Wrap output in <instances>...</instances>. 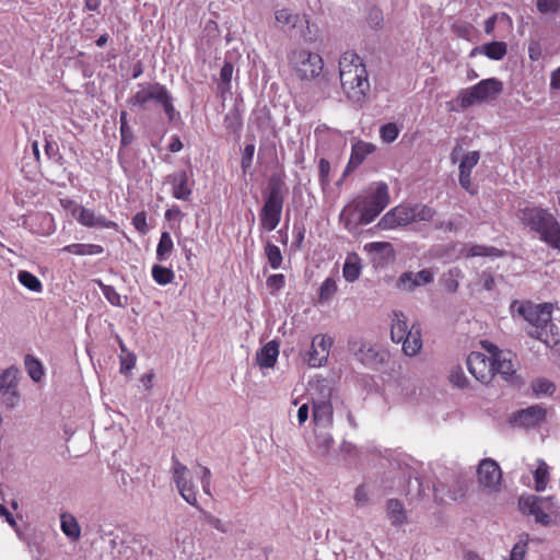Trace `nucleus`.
I'll return each instance as SVG.
<instances>
[{"mask_svg":"<svg viewBox=\"0 0 560 560\" xmlns=\"http://www.w3.org/2000/svg\"><path fill=\"white\" fill-rule=\"evenodd\" d=\"M60 527L62 533L72 540H78L81 536V528L77 518L69 513L60 516Z\"/></svg>","mask_w":560,"mask_h":560,"instance_id":"obj_34","label":"nucleus"},{"mask_svg":"<svg viewBox=\"0 0 560 560\" xmlns=\"http://www.w3.org/2000/svg\"><path fill=\"white\" fill-rule=\"evenodd\" d=\"M173 480L182 498L190 505H197V487L190 469L175 456L172 457Z\"/></svg>","mask_w":560,"mask_h":560,"instance_id":"obj_10","label":"nucleus"},{"mask_svg":"<svg viewBox=\"0 0 560 560\" xmlns=\"http://www.w3.org/2000/svg\"><path fill=\"white\" fill-rule=\"evenodd\" d=\"M530 471L535 480V490L538 492L545 491L550 480V469L547 463L542 459H537L535 467Z\"/></svg>","mask_w":560,"mask_h":560,"instance_id":"obj_29","label":"nucleus"},{"mask_svg":"<svg viewBox=\"0 0 560 560\" xmlns=\"http://www.w3.org/2000/svg\"><path fill=\"white\" fill-rule=\"evenodd\" d=\"M375 149L376 147L371 142L358 141L353 143L348 166H359Z\"/></svg>","mask_w":560,"mask_h":560,"instance_id":"obj_28","label":"nucleus"},{"mask_svg":"<svg viewBox=\"0 0 560 560\" xmlns=\"http://www.w3.org/2000/svg\"><path fill=\"white\" fill-rule=\"evenodd\" d=\"M386 514L393 526H402L407 523V514L404 505L396 499H390L387 501Z\"/></svg>","mask_w":560,"mask_h":560,"instance_id":"obj_32","label":"nucleus"},{"mask_svg":"<svg viewBox=\"0 0 560 560\" xmlns=\"http://www.w3.org/2000/svg\"><path fill=\"white\" fill-rule=\"evenodd\" d=\"M332 413L329 394L320 399L313 398V422L315 428L329 429L332 424Z\"/></svg>","mask_w":560,"mask_h":560,"instance_id":"obj_19","label":"nucleus"},{"mask_svg":"<svg viewBox=\"0 0 560 560\" xmlns=\"http://www.w3.org/2000/svg\"><path fill=\"white\" fill-rule=\"evenodd\" d=\"M341 88L349 101L362 103L370 90L368 72L362 59L352 51H346L339 59Z\"/></svg>","mask_w":560,"mask_h":560,"instance_id":"obj_2","label":"nucleus"},{"mask_svg":"<svg viewBox=\"0 0 560 560\" xmlns=\"http://www.w3.org/2000/svg\"><path fill=\"white\" fill-rule=\"evenodd\" d=\"M24 363L30 377L34 382L40 381L44 375L40 362L37 359L33 358L32 355H26Z\"/></svg>","mask_w":560,"mask_h":560,"instance_id":"obj_43","label":"nucleus"},{"mask_svg":"<svg viewBox=\"0 0 560 560\" xmlns=\"http://www.w3.org/2000/svg\"><path fill=\"white\" fill-rule=\"evenodd\" d=\"M510 311L513 317L520 316L527 322L526 332L532 338L550 348L560 342L558 332L555 331L557 327L551 322L552 306L550 304L513 301Z\"/></svg>","mask_w":560,"mask_h":560,"instance_id":"obj_1","label":"nucleus"},{"mask_svg":"<svg viewBox=\"0 0 560 560\" xmlns=\"http://www.w3.org/2000/svg\"><path fill=\"white\" fill-rule=\"evenodd\" d=\"M19 376L20 370L16 366H9L0 373V401L9 409L18 407L21 402Z\"/></svg>","mask_w":560,"mask_h":560,"instance_id":"obj_11","label":"nucleus"},{"mask_svg":"<svg viewBox=\"0 0 560 560\" xmlns=\"http://www.w3.org/2000/svg\"><path fill=\"white\" fill-rule=\"evenodd\" d=\"M174 248L172 236L168 232H162L158 247H156V259L159 261H165L171 255Z\"/></svg>","mask_w":560,"mask_h":560,"instance_id":"obj_37","label":"nucleus"},{"mask_svg":"<svg viewBox=\"0 0 560 560\" xmlns=\"http://www.w3.org/2000/svg\"><path fill=\"white\" fill-rule=\"evenodd\" d=\"M132 224L136 228V230L141 234H147L149 231L147 215L144 212L137 213L132 219Z\"/></svg>","mask_w":560,"mask_h":560,"instance_id":"obj_58","label":"nucleus"},{"mask_svg":"<svg viewBox=\"0 0 560 560\" xmlns=\"http://www.w3.org/2000/svg\"><path fill=\"white\" fill-rule=\"evenodd\" d=\"M542 503H538L537 509L532 511L530 515L534 516L535 521L542 525H549L550 516L546 513L541 506Z\"/></svg>","mask_w":560,"mask_h":560,"instance_id":"obj_59","label":"nucleus"},{"mask_svg":"<svg viewBox=\"0 0 560 560\" xmlns=\"http://www.w3.org/2000/svg\"><path fill=\"white\" fill-rule=\"evenodd\" d=\"M133 540H122L114 537L109 545L112 548L110 556L113 560H138V550Z\"/></svg>","mask_w":560,"mask_h":560,"instance_id":"obj_22","label":"nucleus"},{"mask_svg":"<svg viewBox=\"0 0 560 560\" xmlns=\"http://www.w3.org/2000/svg\"><path fill=\"white\" fill-rule=\"evenodd\" d=\"M62 252L78 255V256H94L100 255L104 252L103 246L97 244H70L65 246Z\"/></svg>","mask_w":560,"mask_h":560,"instance_id":"obj_35","label":"nucleus"},{"mask_svg":"<svg viewBox=\"0 0 560 560\" xmlns=\"http://www.w3.org/2000/svg\"><path fill=\"white\" fill-rule=\"evenodd\" d=\"M503 90V84L495 78L481 80L471 88L462 89L456 96L460 109H466L476 103L494 100Z\"/></svg>","mask_w":560,"mask_h":560,"instance_id":"obj_5","label":"nucleus"},{"mask_svg":"<svg viewBox=\"0 0 560 560\" xmlns=\"http://www.w3.org/2000/svg\"><path fill=\"white\" fill-rule=\"evenodd\" d=\"M518 218L524 225L538 233L541 241L553 248H560V224L547 209L525 207Z\"/></svg>","mask_w":560,"mask_h":560,"instance_id":"obj_3","label":"nucleus"},{"mask_svg":"<svg viewBox=\"0 0 560 560\" xmlns=\"http://www.w3.org/2000/svg\"><path fill=\"white\" fill-rule=\"evenodd\" d=\"M282 207V190L278 184H272L269 187L264 207L259 214L261 229L271 232L278 226L281 220Z\"/></svg>","mask_w":560,"mask_h":560,"instance_id":"obj_8","label":"nucleus"},{"mask_svg":"<svg viewBox=\"0 0 560 560\" xmlns=\"http://www.w3.org/2000/svg\"><path fill=\"white\" fill-rule=\"evenodd\" d=\"M20 283L33 292H40L43 289L42 282L33 273L22 270L18 275Z\"/></svg>","mask_w":560,"mask_h":560,"instance_id":"obj_42","label":"nucleus"},{"mask_svg":"<svg viewBox=\"0 0 560 560\" xmlns=\"http://www.w3.org/2000/svg\"><path fill=\"white\" fill-rule=\"evenodd\" d=\"M334 439L328 429L315 428L314 436L308 441L311 451L317 455H326L332 447Z\"/></svg>","mask_w":560,"mask_h":560,"instance_id":"obj_23","label":"nucleus"},{"mask_svg":"<svg viewBox=\"0 0 560 560\" xmlns=\"http://www.w3.org/2000/svg\"><path fill=\"white\" fill-rule=\"evenodd\" d=\"M542 502L544 501L541 499H538L535 495H522L518 500V506L523 513L530 515L532 511L537 509L538 503Z\"/></svg>","mask_w":560,"mask_h":560,"instance_id":"obj_49","label":"nucleus"},{"mask_svg":"<svg viewBox=\"0 0 560 560\" xmlns=\"http://www.w3.org/2000/svg\"><path fill=\"white\" fill-rule=\"evenodd\" d=\"M479 161V153L477 151H471L467 153L459 164V173H471L472 168L477 165Z\"/></svg>","mask_w":560,"mask_h":560,"instance_id":"obj_51","label":"nucleus"},{"mask_svg":"<svg viewBox=\"0 0 560 560\" xmlns=\"http://www.w3.org/2000/svg\"><path fill=\"white\" fill-rule=\"evenodd\" d=\"M527 552V541L524 539H520L513 547L510 560H524L525 555Z\"/></svg>","mask_w":560,"mask_h":560,"instance_id":"obj_55","label":"nucleus"},{"mask_svg":"<svg viewBox=\"0 0 560 560\" xmlns=\"http://www.w3.org/2000/svg\"><path fill=\"white\" fill-rule=\"evenodd\" d=\"M476 52L482 54L492 60H501L508 52V46L504 42H491L475 48L471 56H475Z\"/></svg>","mask_w":560,"mask_h":560,"instance_id":"obj_31","label":"nucleus"},{"mask_svg":"<svg viewBox=\"0 0 560 560\" xmlns=\"http://www.w3.org/2000/svg\"><path fill=\"white\" fill-rule=\"evenodd\" d=\"M284 276L282 273L271 275L267 278V288L272 292L279 291L284 285Z\"/></svg>","mask_w":560,"mask_h":560,"instance_id":"obj_57","label":"nucleus"},{"mask_svg":"<svg viewBox=\"0 0 560 560\" xmlns=\"http://www.w3.org/2000/svg\"><path fill=\"white\" fill-rule=\"evenodd\" d=\"M98 287L106 298V300L114 306L122 307L126 305L127 296H121L114 287L104 284L101 280L97 281Z\"/></svg>","mask_w":560,"mask_h":560,"instance_id":"obj_39","label":"nucleus"},{"mask_svg":"<svg viewBox=\"0 0 560 560\" xmlns=\"http://www.w3.org/2000/svg\"><path fill=\"white\" fill-rule=\"evenodd\" d=\"M402 351L408 357L417 355L422 349V337L419 325L411 324L410 331L402 337Z\"/></svg>","mask_w":560,"mask_h":560,"instance_id":"obj_24","label":"nucleus"},{"mask_svg":"<svg viewBox=\"0 0 560 560\" xmlns=\"http://www.w3.org/2000/svg\"><path fill=\"white\" fill-rule=\"evenodd\" d=\"M363 206L358 198L342 209L339 218L346 230L349 232H355L360 225H364L361 220Z\"/></svg>","mask_w":560,"mask_h":560,"instance_id":"obj_20","label":"nucleus"},{"mask_svg":"<svg viewBox=\"0 0 560 560\" xmlns=\"http://www.w3.org/2000/svg\"><path fill=\"white\" fill-rule=\"evenodd\" d=\"M545 418L546 410L542 407L535 405L518 411L514 416V422L520 427L533 428L544 422Z\"/></svg>","mask_w":560,"mask_h":560,"instance_id":"obj_21","label":"nucleus"},{"mask_svg":"<svg viewBox=\"0 0 560 560\" xmlns=\"http://www.w3.org/2000/svg\"><path fill=\"white\" fill-rule=\"evenodd\" d=\"M255 153V144L248 143L245 145L243 155H242V168L245 172L248 167H250Z\"/></svg>","mask_w":560,"mask_h":560,"instance_id":"obj_56","label":"nucleus"},{"mask_svg":"<svg viewBox=\"0 0 560 560\" xmlns=\"http://www.w3.org/2000/svg\"><path fill=\"white\" fill-rule=\"evenodd\" d=\"M275 20L283 30H293L301 25L304 18L291 9L282 8L275 11Z\"/></svg>","mask_w":560,"mask_h":560,"instance_id":"obj_26","label":"nucleus"},{"mask_svg":"<svg viewBox=\"0 0 560 560\" xmlns=\"http://www.w3.org/2000/svg\"><path fill=\"white\" fill-rule=\"evenodd\" d=\"M194 474L196 477H198L200 479L205 494H207L208 497H211L212 495V493H211V478H212L211 470L206 466L197 464L194 467Z\"/></svg>","mask_w":560,"mask_h":560,"instance_id":"obj_40","label":"nucleus"},{"mask_svg":"<svg viewBox=\"0 0 560 560\" xmlns=\"http://www.w3.org/2000/svg\"><path fill=\"white\" fill-rule=\"evenodd\" d=\"M289 62L295 74L301 80H314L323 71V58L305 49L294 50L289 56Z\"/></svg>","mask_w":560,"mask_h":560,"instance_id":"obj_7","label":"nucleus"},{"mask_svg":"<svg viewBox=\"0 0 560 560\" xmlns=\"http://www.w3.org/2000/svg\"><path fill=\"white\" fill-rule=\"evenodd\" d=\"M532 388L537 395H551L555 390V385L547 378H537L532 383Z\"/></svg>","mask_w":560,"mask_h":560,"instance_id":"obj_50","label":"nucleus"},{"mask_svg":"<svg viewBox=\"0 0 560 560\" xmlns=\"http://www.w3.org/2000/svg\"><path fill=\"white\" fill-rule=\"evenodd\" d=\"M361 270L362 265L359 255L355 253L348 254L342 268L343 278L348 282H353L360 277Z\"/></svg>","mask_w":560,"mask_h":560,"instance_id":"obj_33","label":"nucleus"},{"mask_svg":"<svg viewBox=\"0 0 560 560\" xmlns=\"http://www.w3.org/2000/svg\"><path fill=\"white\" fill-rule=\"evenodd\" d=\"M400 132V128L395 122H388L380 128V136L383 142H394Z\"/></svg>","mask_w":560,"mask_h":560,"instance_id":"obj_45","label":"nucleus"},{"mask_svg":"<svg viewBox=\"0 0 560 560\" xmlns=\"http://www.w3.org/2000/svg\"><path fill=\"white\" fill-rule=\"evenodd\" d=\"M550 88L553 90H560V67L551 72Z\"/></svg>","mask_w":560,"mask_h":560,"instance_id":"obj_64","label":"nucleus"},{"mask_svg":"<svg viewBox=\"0 0 560 560\" xmlns=\"http://www.w3.org/2000/svg\"><path fill=\"white\" fill-rule=\"evenodd\" d=\"M481 345L492 355L494 375L499 374L504 380L511 378L516 372V355L509 350H500L489 341H482Z\"/></svg>","mask_w":560,"mask_h":560,"instance_id":"obj_12","label":"nucleus"},{"mask_svg":"<svg viewBox=\"0 0 560 560\" xmlns=\"http://www.w3.org/2000/svg\"><path fill=\"white\" fill-rule=\"evenodd\" d=\"M479 486L488 493L500 491L502 471L498 463L491 458L482 459L477 469Z\"/></svg>","mask_w":560,"mask_h":560,"instance_id":"obj_13","label":"nucleus"},{"mask_svg":"<svg viewBox=\"0 0 560 560\" xmlns=\"http://www.w3.org/2000/svg\"><path fill=\"white\" fill-rule=\"evenodd\" d=\"M536 4L541 14H556L560 9V0H537Z\"/></svg>","mask_w":560,"mask_h":560,"instance_id":"obj_52","label":"nucleus"},{"mask_svg":"<svg viewBox=\"0 0 560 560\" xmlns=\"http://www.w3.org/2000/svg\"><path fill=\"white\" fill-rule=\"evenodd\" d=\"M448 381L453 386L458 388H466L468 386V378L466 377L462 366H453L450 371Z\"/></svg>","mask_w":560,"mask_h":560,"instance_id":"obj_46","label":"nucleus"},{"mask_svg":"<svg viewBox=\"0 0 560 560\" xmlns=\"http://www.w3.org/2000/svg\"><path fill=\"white\" fill-rule=\"evenodd\" d=\"M72 215L77 221L88 228H101V229H117L116 222L106 219L103 215H96L91 209L82 206H74L71 210Z\"/></svg>","mask_w":560,"mask_h":560,"instance_id":"obj_18","label":"nucleus"},{"mask_svg":"<svg viewBox=\"0 0 560 560\" xmlns=\"http://www.w3.org/2000/svg\"><path fill=\"white\" fill-rule=\"evenodd\" d=\"M337 292V283L332 278H327L320 285L319 289V300L320 301H329L334 294Z\"/></svg>","mask_w":560,"mask_h":560,"instance_id":"obj_48","label":"nucleus"},{"mask_svg":"<svg viewBox=\"0 0 560 560\" xmlns=\"http://www.w3.org/2000/svg\"><path fill=\"white\" fill-rule=\"evenodd\" d=\"M121 144L128 145L133 140L132 130L129 125L120 126Z\"/></svg>","mask_w":560,"mask_h":560,"instance_id":"obj_63","label":"nucleus"},{"mask_svg":"<svg viewBox=\"0 0 560 560\" xmlns=\"http://www.w3.org/2000/svg\"><path fill=\"white\" fill-rule=\"evenodd\" d=\"M463 255L466 257H488V256H500L501 253L494 247H487L483 245H466L463 250Z\"/></svg>","mask_w":560,"mask_h":560,"instance_id":"obj_36","label":"nucleus"},{"mask_svg":"<svg viewBox=\"0 0 560 560\" xmlns=\"http://www.w3.org/2000/svg\"><path fill=\"white\" fill-rule=\"evenodd\" d=\"M173 187V196L179 200H188L191 195V188L188 185L186 172H178L170 176Z\"/></svg>","mask_w":560,"mask_h":560,"instance_id":"obj_27","label":"nucleus"},{"mask_svg":"<svg viewBox=\"0 0 560 560\" xmlns=\"http://www.w3.org/2000/svg\"><path fill=\"white\" fill-rule=\"evenodd\" d=\"M279 355V347L275 341L267 342L256 355L257 364L260 368H272Z\"/></svg>","mask_w":560,"mask_h":560,"instance_id":"obj_30","label":"nucleus"},{"mask_svg":"<svg viewBox=\"0 0 560 560\" xmlns=\"http://www.w3.org/2000/svg\"><path fill=\"white\" fill-rule=\"evenodd\" d=\"M136 365V357L132 353H128L126 357L120 359V372L127 374Z\"/></svg>","mask_w":560,"mask_h":560,"instance_id":"obj_60","label":"nucleus"},{"mask_svg":"<svg viewBox=\"0 0 560 560\" xmlns=\"http://www.w3.org/2000/svg\"><path fill=\"white\" fill-rule=\"evenodd\" d=\"M129 103L141 109H148L150 104H158L162 106L170 121L179 115L173 105V96L166 86L160 83L139 84Z\"/></svg>","mask_w":560,"mask_h":560,"instance_id":"obj_4","label":"nucleus"},{"mask_svg":"<svg viewBox=\"0 0 560 560\" xmlns=\"http://www.w3.org/2000/svg\"><path fill=\"white\" fill-rule=\"evenodd\" d=\"M364 252L369 255H384L385 253H392V244L388 242H372L368 243L363 247Z\"/></svg>","mask_w":560,"mask_h":560,"instance_id":"obj_47","label":"nucleus"},{"mask_svg":"<svg viewBox=\"0 0 560 560\" xmlns=\"http://www.w3.org/2000/svg\"><path fill=\"white\" fill-rule=\"evenodd\" d=\"M348 347L354 358L368 368L377 369L389 360V352L384 347L361 338H351Z\"/></svg>","mask_w":560,"mask_h":560,"instance_id":"obj_6","label":"nucleus"},{"mask_svg":"<svg viewBox=\"0 0 560 560\" xmlns=\"http://www.w3.org/2000/svg\"><path fill=\"white\" fill-rule=\"evenodd\" d=\"M528 56L533 61H537L541 57V46L538 42H530L528 46Z\"/></svg>","mask_w":560,"mask_h":560,"instance_id":"obj_62","label":"nucleus"},{"mask_svg":"<svg viewBox=\"0 0 560 560\" xmlns=\"http://www.w3.org/2000/svg\"><path fill=\"white\" fill-rule=\"evenodd\" d=\"M332 339L327 335H316L312 339L311 348L305 353L304 360L311 368H319L327 363Z\"/></svg>","mask_w":560,"mask_h":560,"instance_id":"obj_15","label":"nucleus"},{"mask_svg":"<svg viewBox=\"0 0 560 560\" xmlns=\"http://www.w3.org/2000/svg\"><path fill=\"white\" fill-rule=\"evenodd\" d=\"M412 223L410 206L399 205L386 212L378 221L382 230H394Z\"/></svg>","mask_w":560,"mask_h":560,"instance_id":"obj_17","label":"nucleus"},{"mask_svg":"<svg viewBox=\"0 0 560 560\" xmlns=\"http://www.w3.org/2000/svg\"><path fill=\"white\" fill-rule=\"evenodd\" d=\"M412 222L432 221L435 211L424 205L410 206Z\"/></svg>","mask_w":560,"mask_h":560,"instance_id":"obj_41","label":"nucleus"},{"mask_svg":"<svg viewBox=\"0 0 560 560\" xmlns=\"http://www.w3.org/2000/svg\"><path fill=\"white\" fill-rule=\"evenodd\" d=\"M407 316L400 311H394L392 314L390 338L394 342L400 343L402 337L410 331Z\"/></svg>","mask_w":560,"mask_h":560,"instance_id":"obj_25","label":"nucleus"},{"mask_svg":"<svg viewBox=\"0 0 560 560\" xmlns=\"http://www.w3.org/2000/svg\"><path fill=\"white\" fill-rule=\"evenodd\" d=\"M151 275L153 280L160 285L170 284L175 278V273L171 268L161 265H153Z\"/></svg>","mask_w":560,"mask_h":560,"instance_id":"obj_38","label":"nucleus"},{"mask_svg":"<svg viewBox=\"0 0 560 560\" xmlns=\"http://www.w3.org/2000/svg\"><path fill=\"white\" fill-rule=\"evenodd\" d=\"M265 252L270 267L272 269L280 268L282 264V254L280 248L275 244L267 243Z\"/></svg>","mask_w":560,"mask_h":560,"instance_id":"obj_44","label":"nucleus"},{"mask_svg":"<svg viewBox=\"0 0 560 560\" xmlns=\"http://www.w3.org/2000/svg\"><path fill=\"white\" fill-rule=\"evenodd\" d=\"M363 206L361 220L369 224L389 205V189L385 183H377L374 190L364 198H359Z\"/></svg>","mask_w":560,"mask_h":560,"instance_id":"obj_9","label":"nucleus"},{"mask_svg":"<svg viewBox=\"0 0 560 560\" xmlns=\"http://www.w3.org/2000/svg\"><path fill=\"white\" fill-rule=\"evenodd\" d=\"M353 499L355 504L359 506H364L370 502V490L365 485H361L357 487L354 491Z\"/></svg>","mask_w":560,"mask_h":560,"instance_id":"obj_54","label":"nucleus"},{"mask_svg":"<svg viewBox=\"0 0 560 560\" xmlns=\"http://www.w3.org/2000/svg\"><path fill=\"white\" fill-rule=\"evenodd\" d=\"M206 522L211 527L215 528L220 533H229L231 530V524L229 522H224L211 514H206Z\"/></svg>","mask_w":560,"mask_h":560,"instance_id":"obj_53","label":"nucleus"},{"mask_svg":"<svg viewBox=\"0 0 560 560\" xmlns=\"http://www.w3.org/2000/svg\"><path fill=\"white\" fill-rule=\"evenodd\" d=\"M225 127L226 129L231 130L232 132H236L241 129L242 122L237 115L228 114L224 118Z\"/></svg>","mask_w":560,"mask_h":560,"instance_id":"obj_61","label":"nucleus"},{"mask_svg":"<svg viewBox=\"0 0 560 560\" xmlns=\"http://www.w3.org/2000/svg\"><path fill=\"white\" fill-rule=\"evenodd\" d=\"M469 373L480 383L487 384L494 376L492 355L472 351L467 358Z\"/></svg>","mask_w":560,"mask_h":560,"instance_id":"obj_14","label":"nucleus"},{"mask_svg":"<svg viewBox=\"0 0 560 560\" xmlns=\"http://www.w3.org/2000/svg\"><path fill=\"white\" fill-rule=\"evenodd\" d=\"M435 272L431 269H422L418 272H402L397 282L396 288L405 292H413L416 289L433 282Z\"/></svg>","mask_w":560,"mask_h":560,"instance_id":"obj_16","label":"nucleus"}]
</instances>
